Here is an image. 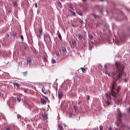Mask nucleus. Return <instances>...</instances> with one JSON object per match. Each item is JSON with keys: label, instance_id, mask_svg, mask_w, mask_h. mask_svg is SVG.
<instances>
[{"label": "nucleus", "instance_id": "nucleus-1", "mask_svg": "<svg viewBox=\"0 0 130 130\" xmlns=\"http://www.w3.org/2000/svg\"><path fill=\"white\" fill-rule=\"evenodd\" d=\"M110 93L111 94V95L115 98H117L119 94H117V91H115V90H111Z\"/></svg>", "mask_w": 130, "mask_h": 130}, {"label": "nucleus", "instance_id": "nucleus-2", "mask_svg": "<svg viewBox=\"0 0 130 130\" xmlns=\"http://www.w3.org/2000/svg\"><path fill=\"white\" fill-rule=\"evenodd\" d=\"M123 71H120L118 74L117 76L116 77V80H117L118 79L120 78L122 75Z\"/></svg>", "mask_w": 130, "mask_h": 130}, {"label": "nucleus", "instance_id": "nucleus-3", "mask_svg": "<svg viewBox=\"0 0 130 130\" xmlns=\"http://www.w3.org/2000/svg\"><path fill=\"white\" fill-rule=\"evenodd\" d=\"M120 62H118L117 61H116L115 63V66L116 68L119 71L120 70Z\"/></svg>", "mask_w": 130, "mask_h": 130}, {"label": "nucleus", "instance_id": "nucleus-4", "mask_svg": "<svg viewBox=\"0 0 130 130\" xmlns=\"http://www.w3.org/2000/svg\"><path fill=\"white\" fill-rule=\"evenodd\" d=\"M117 87V84L116 82H113L111 85V90H115Z\"/></svg>", "mask_w": 130, "mask_h": 130}, {"label": "nucleus", "instance_id": "nucleus-5", "mask_svg": "<svg viewBox=\"0 0 130 130\" xmlns=\"http://www.w3.org/2000/svg\"><path fill=\"white\" fill-rule=\"evenodd\" d=\"M27 63L30 65L31 63V61L30 57H28L27 59Z\"/></svg>", "mask_w": 130, "mask_h": 130}, {"label": "nucleus", "instance_id": "nucleus-6", "mask_svg": "<svg viewBox=\"0 0 130 130\" xmlns=\"http://www.w3.org/2000/svg\"><path fill=\"white\" fill-rule=\"evenodd\" d=\"M62 49L63 53L65 54L67 53L65 47L62 46Z\"/></svg>", "mask_w": 130, "mask_h": 130}, {"label": "nucleus", "instance_id": "nucleus-7", "mask_svg": "<svg viewBox=\"0 0 130 130\" xmlns=\"http://www.w3.org/2000/svg\"><path fill=\"white\" fill-rule=\"evenodd\" d=\"M120 126L123 129H126L128 128V126L124 124H121Z\"/></svg>", "mask_w": 130, "mask_h": 130}, {"label": "nucleus", "instance_id": "nucleus-8", "mask_svg": "<svg viewBox=\"0 0 130 130\" xmlns=\"http://www.w3.org/2000/svg\"><path fill=\"white\" fill-rule=\"evenodd\" d=\"M121 86H119L118 87L117 89L116 90V91L117 93V94H119L120 91L121 90Z\"/></svg>", "mask_w": 130, "mask_h": 130}, {"label": "nucleus", "instance_id": "nucleus-9", "mask_svg": "<svg viewBox=\"0 0 130 130\" xmlns=\"http://www.w3.org/2000/svg\"><path fill=\"white\" fill-rule=\"evenodd\" d=\"M41 103L44 105L46 104V102L45 101L44 99H41Z\"/></svg>", "mask_w": 130, "mask_h": 130}, {"label": "nucleus", "instance_id": "nucleus-10", "mask_svg": "<svg viewBox=\"0 0 130 130\" xmlns=\"http://www.w3.org/2000/svg\"><path fill=\"white\" fill-rule=\"evenodd\" d=\"M62 93L60 92H59L58 95V98L59 99H62Z\"/></svg>", "mask_w": 130, "mask_h": 130}, {"label": "nucleus", "instance_id": "nucleus-11", "mask_svg": "<svg viewBox=\"0 0 130 130\" xmlns=\"http://www.w3.org/2000/svg\"><path fill=\"white\" fill-rule=\"evenodd\" d=\"M13 85L14 86H17V88L19 87L20 85L18 83H14L13 84Z\"/></svg>", "mask_w": 130, "mask_h": 130}, {"label": "nucleus", "instance_id": "nucleus-12", "mask_svg": "<svg viewBox=\"0 0 130 130\" xmlns=\"http://www.w3.org/2000/svg\"><path fill=\"white\" fill-rule=\"evenodd\" d=\"M116 122L119 123L120 124L121 123V120L119 118H118Z\"/></svg>", "mask_w": 130, "mask_h": 130}, {"label": "nucleus", "instance_id": "nucleus-13", "mask_svg": "<svg viewBox=\"0 0 130 130\" xmlns=\"http://www.w3.org/2000/svg\"><path fill=\"white\" fill-rule=\"evenodd\" d=\"M89 48L88 50H90V51H91V48L93 47V46L90 45V44L89 43Z\"/></svg>", "mask_w": 130, "mask_h": 130}, {"label": "nucleus", "instance_id": "nucleus-14", "mask_svg": "<svg viewBox=\"0 0 130 130\" xmlns=\"http://www.w3.org/2000/svg\"><path fill=\"white\" fill-rule=\"evenodd\" d=\"M78 36L79 37V39L82 40L83 38V36L81 35V34H78Z\"/></svg>", "mask_w": 130, "mask_h": 130}, {"label": "nucleus", "instance_id": "nucleus-15", "mask_svg": "<svg viewBox=\"0 0 130 130\" xmlns=\"http://www.w3.org/2000/svg\"><path fill=\"white\" fill-rule=\"evenodd\" d=\"M106 103L108 106H110V105H111L112 104H111V103L108 101H107L106 102Z\"/></svg>", "mask_w": 130, "mask_h": 130}, {"label": "nucleus", "instance_id": "nucleus-16", "mask_svg": "<svg viewBox=\"0 0 130 130\" xmlns=\"http://www.w3.org/2000/svg\"><path fill=\"white\" fill-rule=\"evenodd\" d=\"M57 36L60 40H61V34L59 33L58 34Z\"/></svg>", "mask_w": 130, "mask_h": 130}, {"label": "nucleus", "instance_id": "nucleus-17", "mask_svg": "<svg viewBox=\"0 0 130 130\" xmlns=\"http://www.w3.org/2000/svg\"><path fill=\"white\" fill-rule=\"evenodd\" d=\"M81 69L82 70L83 72L84 73H85L86 72V70L84 68H81Z\"/></svg>", "mask_w": 130, "mask_h": 130}, {"label": "nucleus", "instance_id": "nucleus-18", "mask_svg": "<svg viewBox=\"0 0 130 130\" xmlns=\"http://www.w3.org/2000/svg\"><path fill=\"white\" fill-rule=\"evenodd\" d=\"M57 3L58 5L61 8L62 7V5L61 4L60 2H57Z\"/></svg>", "mask_w": 130, "mask_h": 130}, {"label": "nucleus", "instance_id": "nucleus-19", "mask_svg": "<svg viewBox=\"0 0 130 130\" xmlns=\"http://www.w3.org/2000/svg\"><path fill=\"white\" fill-rule=\"evenodd\" d=\"M17 100L19 102H20L21 101V98L20 97H18L17 98Z\"/></svg>", "mask_w": 130, "mask_h": 130}, {"label": "nucleus", "instance_id": "nucleus-20", "mask_svg": "<svg viewBox=\"0 0 130 130\" xmlns=\"http://www.w3.org/2000/svg\"><path fill=\"white\" fill-rule=\"evenodd\" d=\"M40 33L41 35H42V27L41 28V29H40L39 30Z\"/></svg>", "mask_w": 130, "mask_h": 130}, {"label": "nucleus", "instance_id": "nucleus-21", "mask_svg": "<svg viewBox=\"0 0 130 130\" xmlns=\"http://www.w3.org/2000/svg\"><path fill=\"white\" fill-rule=\"evenodd\" d=\"M13 5L14 7L15 8L17 7L18 6V5L16 3H14Z\"/></svg>", "mask_w": 130, "mask_h": 130}, {"label": "nucleus", "instance_id": "nucleus-22", "mask_svg": "<svg viewBox=\"0 0 130 130\" xmlns=\"http://www.w3.org/2000/svg\"><path fill=\"white\" fill-rule=\"evenodd\" d=\"M27 72H23V74L24 76H26V75L27 74Z\"/></svg>", "mask_w": 130, "mask_h": 130}, {"label": "nucleus", "instance_id": "nucleus-23", "mask_svg": "<svg viewBox=\"0 0 130 130\" xmlns=\"http://www.w3.org/2000/svg\"><path fill=\"white\" fill-rule=\"evenodd\" d=\"M56 62V61L55 60L53 59L52 60V63H54Z\"/></svg>", "mask_w": 130, "mask_h": 130}, {"label": "nucleus", "instance_id": "nucleus-24", "mask_svg": "<svg viewBox=\"0 0 130 130\" xmlns=\"http://www.w3.org/2000/svg\"><path fill=\"white\" fill-rule=\"evenodd\" d=\"M89 37L90 38L91 40L93 39L92 36L90 34L89 35Z\"/></svg>", "mask_w": 130, "mask_h": 130}, {"label": "nucleus", "instance_id": "nucleus-25", "mask_svg": "<svg viewBox=\"0 0 130 130\" xmlns=\"http://www.w3.org/2000/svg\"><path fill=\"white\" fill-rule=\"evenodd\" d=\"M92 15L93 16L95 19H96L97 16L95 14H92Z\"/></svg>", "mask_w": 130, "mask_h": 130}, {"label": "nucleus", "instance_id": "nucleus-26", "mask_svg": "<svg viewBox=\"0 0 130 130\" xmlns=\"http://www.w3.org/2000/svg\"><path fill=\"white\" fill-rule=\"evenodd\" d=\"M58 128L60 129L61 130V129H62V127L60 124H59L58 125Z\"/></svg>", "mask_w": 130, "mask_h": 130}, {"label": "nucleus", "instance_id": "nucleus-27", "mask_svg": "<svg viewBox=\"0 0 130 130\" xmlns=\"http://www.w3.org/2000/svg\"><path fill=\"white\" fill-rule=\"evenodd\" d=\"M103 129V127L102 125H100V130H102Z\"/></svg>", "mask_w": 130, "mask_h": 130}, {"label": "nucleus", "instance_id": "nucleus-28", "mask_svg": "<svg viewBox=\"0 0 130 130\" xmlns=\"http://www.w3.org/2000/svg\"><path fill=\"white\" fill-rule=\"evenodd\" d=\"M13 35L14 37H16V33L14 32H13Z\"/></svg>", "mask_w": 130, "mask_h": 130}, {"label": "nucleus", "instance_id": "nucleus-29", "mask_svg": "<svg viewBox=\"0 0 130 130\" xmlns=\"http://www.w3.org/2000/svg\"><path fill=\"white\" fill-rule=\"evenodd\" d=\"M20 37L22 40L23 41L24 40V38L22 35H20Z\"/></svg>", "mask_w": 130, "mask_h": 130}, {"label": "nucleus", "instance_id": "nucleus-30", "mask_svg": "<svg viewBox=\"0 0 130 130\" xmlns=\"http://www.w3.org/2000/svg\"><path fill=\"white\" fill-rule=\"evenodd\" d=\"M74 109L75 111H76V107L75 105L74 106Z\"/></svg>", "mask_w": 130, "mask_h": 130}, {"label": "nucleus", "instance_id": "nucleus-31", "mask_svg": "<svg viewBox=\"0 0 130 130\" xmlns=\"http://www.w3.org/2000/svg\"><path fill=\"white\" fill-rule=\"evenodd\" d=\"M72 113L71 112L69 113V117L70 118H71L72 117Z\"/></svg>", "mask_w": 130, "mask_h": 130}, {"label": "nucleus", "instance_id": "nucleus-32", "mask_svg": "<svg viewBox=\"0 0 130 130\" xmlns=\"http://www.w3.org/2000/svg\"><path fill=\"white\" fill-rule=\"evenodd\" d=\"M78 14L82 16L83 15V14L81 12H79Z\"/></svg>", "mask_w": 130, "mask_h": 130}, {"label": "nucleus", "instance_id": "nucleus-33", "mask_svg": "<svg viewBox=\"0 0 130 130\" xmlns=\"http://www.w3.org/2000/svg\"><path fill=\"white\" fill-rule=\"evenodd\" d=\"M71 13L73 15H74V16L76 15V14L73 11Z\"/></svg>", "mask_w": 130, "mask_h": 130}, {"label": "nucleus", "instance_id": "nucleus-34", "mask_svg": "<svg viewBox=\"0 0 130 130\" xmlns=\"http://www.w3.org/2000/svg\"><path fill=\"white\" fill-rule=\"evenodd\" d=\"M56 55L57 56H59V53L58 52H56Z\"/></svg>", "mask_w": 130, "mask_h": 130}, {"label": "nucleus", "instance_id": "nucleus-35", "mask_svg": "<svg viewBox=\"0 0 130 130\" xmlns=\"http://www.w3.org/2000/svg\"><path fill=\"white\" fill-rule=\"evenodd\" d=\"M107 98L109 100H111V98L110 96V95H109L108 98Z\"/></svg>", "mask_w": 130, "mask_h": 130}, {"label": "nucleus", "instance_id": "nucleus-36", "mask_svg": "<svg viewBox=\"0 0 130 130\" xmlns=\"http://www.w3.org/2000/svg\"><path fill=\"white\" fill-rule=\"evenodd\" d=\"M69 7L72 9H73V7H72V6L71 5H69Z\"/></svg>", "mask_w": 130, "mask_h": 130}, {"label": "nucleus", "instance_id": "nucleus-37", "mask_svg": "<svg viewBox=\"0 0 130 130\" xmlns=\"http://www.w3.org/2000/svg\"><path fill=\"white\" fill-rule=\"evenodd\" d=\"M79 22L81 24H83L84 23L83 21L82 20H80Z\"/></svg>", "mask_w": 130, "mask_h": 130}, {"label": "nucleus", "instance_id": "nucleus-38", "mask_svg": "<svg viewBox=\"0 0 130 130\" xmlns=\"http://www.w3.org/2000/svg\"><path fill=\"white\" fill-rule=\"evenodd\" d=\"M87 99L88 100H89L90 99V96L89 95H87Z\"/></svg>", "mask_w": 130, "mask_h": 130}, {"label": "nucleus", "instance_id": "nucleus-39", "mask_svg": "<svg viewBox=\"0 0 130 130\" xmlns=\"http://www.w3.org/2000/svg\"><path fill=\"white\" fill-rule=\"evenodd\" d=\"M120 123L117 122V125L118 126H120Z\"/></svg>", "mask_w": 130, "mask_h": 130}, {"label": "nucleus", "instance_id": "nucleus-40", "mask_svg": "<svg viewBox=\"0 0 130 130\" xmlns=\"http://www.w3.org/2000/svg\"><path fill=\"white\" fill-rule=\"evenodd\" d=\"M21 116L20 115H18V119H21Z\"/></svg>", "mask_w": 130, "mask_h": 130}, {"label": "nucleus", "instance_id": "nucleus-41", "mask_svg": "<svg viewBox=\"0 0 130 130\" xmlns=\"http://www.w3.org/2000/svg\"><path fill=\"white\" fill-rule=\"evenodd\" d=\"M118 115L119 116H120V117H122V114L120 112L119 113Z\"/></svg>", "mask_w": 130, "mask_h": 130}, {"label": "nucleus", "instance_id": "nucleus-42", "mask_svg": "<svg viewBox=\"0 0 130 130\" xmlns=\"http://www.w3.org/2000/svg\"><path fill=\"white\" fill-rule=\"evenodd\" d=\"M106 97L107 98H108V97L109 95H108L107 93H106Z\"/></svg>", "mask_w": 130, "mask_h": 130}, {"label": "nucleus", "instance_id": "nucleus-43", "mask_svg": "<svg viewBox=\"0 0 130 130\" xmlns=\"http://www.w3.org/2000/svg\"><path fill=\"white\" fill-rule=\"evenodd\" d=\"M104 67L105 69H107V66L106 64H105L104 65Z\"/></svg>", "mask_w": 130, "mask_h": 130}, {"label": "nucleus", "instance_id": "nucleus-44", "mask_svg": "<svg viewBox=\"0 0 130 130\" xmlns=\"http://www.w3.org/2000/svg\"><path fill=\"white\" fill-rule=\"evenodd\" d=\"M43 59L45 61H47V60L46 59V58L44 56L43 57Z\"/></svg>", "mask_w": 130, "mask_h": 130}, {"label": "nucleus", "instance_id": "nucleus-45", "mask_svg": "<svg viewBox=\"0 0 130 130\" xmlns=\"http://www.w3.org/2000/svg\"><path fill=\"white\" fill-rule=\"evenodd\" d=\"M105 73L106 74H108V71L107 70H105Z\"/></svg>", "mask_w": 130, "mask_h": 130}, {"label": "nucleus", "instance_id": "nucleus-46", "mask_svg": "<svg viewBox=\"0 0 130 130\" xmlns=\"http://www.w3.org/2000/svg\"><path fill=\"white\" fill-rule=\"evenodd\" d=\"M35 7L37 8V3H35Z\"/></svg>", "mask_w": 130, "mask_h": 130}, {"label": "nucleus", "instance_id": "nucleus-47", "mask_svg": "<svg viewBox=\"0 0 130 130\" xmlns=\"http://www.w3.org/2000/svg\"><path fill=\"white\" fill-rule=\"evenodd\" d=\"M47 35H46V34H45V35L44 36V38H46L47 39Z\"/></svg>", "mask_w": 130, "mask_h": 130}, {"label": "nucleus", "instance_id": "nucleus-48", "mask_svg": "<svg viewBox=\"0 0 130 130\" xmlns=\"http://www.w3.org/2000/svg\"><path fill=\"white\" fill-rule=\"evenodd\" d=\"M124 81L125 82H127L126 79V78H124Z\"/></svg>", "mask_w": 130, "mask_h": 130}, {"label": "nucleus", "instance_id": "nucleus-49", "mask_svg": "<svg viewBox=\"0 0 130 130\" xmlns=\"http://www.w3.org/2000/svg\"><path fill=\"white\" fill-rule=\"evenodd\" d=\"M24 91L25 93H26L27 92V90L26 89H24Z\"/></svg>", "mask_w": 130, "mask_h": 130}, {"label": "nucleus", "instance_id": "nucleus-50", "mask_svg": "<svg viewBox=\"0 0 130 130\" xmlns=\"http://www.w3.org/2000/svg\"><path fill=\"white\" fill-rule=\"evenodd\" d=\"M44 97L45 98V99L46 100H48V98L47 97L45 96H44Z\"/></svg>", "mask_w": 130, "mask_h": 130}, {"label": "nucleus", "instance_id": "nucleus-51", "mask_svg": "<svg viewBox=\"0 0 130 130\" xmlns=\"http://www.w3.org/2000/svg\"><path fill=\"white\" fill-rule=\"evenodd\" d=\"M72 43L74 45L75 44V41H74V42H72Z\"/></svg>", "mask_w": 130, "mask_h": 130}, {"label": "nucleus", "instance_id": "nucleus-52", "mask_svg": "<svg viewBox=\"0 0 130 130\" xmlns=\"http://www.w3.org/2000/svg\"><path fill=\"white\" fill-rule=\"evenodd\" d=\"M126 74L125 73H124V76L126 77Z\"/></svg>", "mask_w": 130, "mask_h": 130}, {"label": "nucleus", "instance_id": "nucleus-53", "mask_svg": "<svg viewBox=\"0 0 130 130\" xmlns=\"http://www.w3.org/2000/svg\"><path fill=\"white\" fill-rule=\"evenodd\" d=\"M73 26L75 28L76 27V26L75 25H73Z\"/></svg>", "mask_w": 130, "mask_h": 130}, {"label": "nucleus", "instance_id": "nucleus-54", "mask_svg": "<svg viewBox=\"0 0 130 130\" xmlns=\"http://www.w3.org/2000/svg\"><path fill=\"white\" fill-rule=\"evenodd\" d=\"M41 90L43 92H44V90L42 88L41 89Z\"/></svg>", "mask_w": 130, "mask_h": 130}, {"label": "nucleus", "instance_id": "nucleus-55", "mask_svg": "<svg viewBox=\"0 0 130 130\" xmlns=\"http://www.w3.org/2000/svg\"><path fill=\"white\" fill-rule=\"evenodd\" d=\"M69 12H71V13H72V12L73 11H72L71 10H69Z\"/></svg>", "mask_w": 130, "mask_h": 130}, {"label": "nucleus", "instance_id": "nucleus-56", "mask_svg": "<svg viewBox=\"0 0 130 130\" xmlns=\"http://www.w3.org/2000/svg\"><path fill=\"white\" fill-rule=\"evenodd\" d=\"M108 76L109 77H110V74L108 73V74H107Z\"/></svg>", "mask_w": 130, "mask_h": 130}, {"label": "nucleus", "instance_id": "nucleus-57", "mask_svg": "<svg viewBox=\"0 0 130 130\" xmlns=\"http://www.w3.org/2000/svg\"><path fill=\"white\" fill-rule=\"evenodd\" d=\"M46 117V116L45 115H44L43 116V118H45Z\"/></svg>", "mask_w": 130, "mask_h": 130}, {"label": "nucleus", "instance_id": "nucleus-58", "mask_svg": "<svg viewBox=\"0 0 130 130\" xmlns=\"http://www.w3.org/2000/svg\"><path fill=\"white\" fill-rule=\"evenodd\" d=\"M82 1L84 2H86L87 1L86 0H82Z\"/></svg>", "mask_w": 130, "mask_h": 130}, {"label": "nucleus", "instance_id": "nucleus-59", "mask_svg": "<svg viewBox=\"0 0 130 130\" xmlns=\"http://www.w3.org/2000/svg\"><path fill=\"white\" fill-rule=\"evenodd\" d=\"M6 130H10V129L9 128V127H8L7 128Z\"/></svg>", "mask_w": 130, "mask_h": 130}, {"label": "nucleus", "instance_id": "nucleus-60", "mask_svg": "<svg viewBox=\"0 0 130 130\" xmlns=\"http://www.w3.org/2000/svg\"><path fill=\"white\" fill-rule=\"evenodd\" d=\"M109 130H112L111 128V127H109Z\"/></svg>", "mask_w": 130, "mask_h": 130}, {"label": "nucleus", "instance_id": "nucleus-61", "mask_svg": "<svg viewBox=\"0 0 130 130\" xmlns=\"http://www.w3.org/2000/svg\"><path fill=\"white\" fill-rule=\"evenodd\" d=\"M43 93L45 94H47V93L46 92H44Z\"/></svg>", "mask_w": 130, "mask_h": 130}, {"label": "nucleus", "instance_id": "nucleus-62", "mask_svg": "<svg viewBox=\"0 0 130 130\" xmlns=\"http://www.w3.org/2000/svg\"><path fill=\"white\" fill-rule=\"evenodd\" d=\"M100 13H102V10H100Z\"/></svg>", "mask_w": 130, "mask_h": 130}, {"label": "nucleus", "instance_id": "nucleus-63", "mask_svg": "<svg viewBox=\"0 0 130 130\" xmlns=\"http://www.w3.org/2000/svg\"><path fill=\"white\" fill-rule=\"evenodd\" d=\"M24 49L25 50H26V47L25 46L24 47Z\"/></svg>", "mask_w": 130, "mask_h": 130}, {"label": "nucleus", "instance_id": "nucleus-64", "mask_svg": "<svg viewBox=\"0 0 130 130\" xmlns=\"http://www.w3.org/2000/svg\"><path fill=\"white\" fill-rule=\"evenodd\" d=\"M63 125H64V126L65 127H66V125L64 123H63Z\"/></svg>", "mask_w": 130, "mask_h": 130}]
</instances>
